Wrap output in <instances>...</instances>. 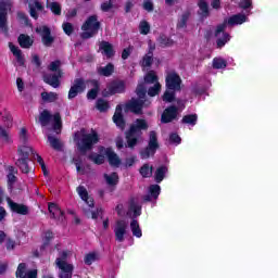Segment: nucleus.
<instances>
[{
    "instance_id": "nucleus-5",
    "label": "nucleus",
    "mask_w": 278,
    "mask_h": 278,
    "mask_svg": "<svg viewBox=\"0 0 278 278\" xmlns=\"http://www.w3.org/2000/svg\"><path fill=\"white\" fill-rule=\"evenodd\" d=\"M160 149V141H157V131L151 130L149 132L148 146L142 149L139 153L141 160H149V157H154Z\"/></svg>"
},
{
    "instance_id": "nucleus-39",
    "label": "nucleus",
    "mask_w": 278,
    "mask_h": 278,
    "mask_svg": "<svg viewBox=\"0 0 278 278\" xmlns=\"http://www.w3.org/2000/svg\"><path fill=\"white\" fill-rule=\"evenodd\" d=\"M96 109L101 113L108 112V110H110V102L105 99L99 98L96 102Z\"/></svg>"
},
{
    "instance_id": "nucleus-23",
    "label": "nucleus",
    "mask_w": 278,
    "mask_h": 278,
    "mask_svg": "<svg viewBox=\"0 0 278 278\" xmlns=\"http://www.w3.org/2000/svg\"><path fill=\"white\" fill-rule=\"evenodd\" d=\"M100 50L103 51L104 55H106L108 60L114 58L116 55V51H114V46L109 41L100 42Z\"/></svg>"
},
{
    "instance_id": "nucleus-10",
    "label": "nucleus",
    "mask_w": 278,
    "mask_h": 278,
    "mask_svg": "<svg viewBox=\"0 0 278 278\" xmlns=\"http://www.w3.org/2000/svg\"><path fill=\"white\" fill-rule=\"evenodd\" d=\"M35 31L36 34H40L41 42L46 47H51V45L55 42V37L51 36V28H49V26L43 25V26L37 27Z\"/></svg>"
},
{
    "instance_id": "nucleus-61",
    "label": "nucleus",
    "mask_w": 278,
    "mask_h": 278,
    "mask_svg": "<svg viewBox=\"0 0 278 278\" xmlns=\"http://www.w3.org/2000/svg\"><path fill=\"white\" fill-rule=\"evenodd\" d=\"M2 122L4 123V127H12V114L5 111L2 115Z\"/></svg>"
},
{
    "instance_id": "nucleus-6",
    "label": "nucleus",
    "mask_w": 278,
    "mask_h": 278,
    "mask_svg": "<svg viewBox=\"0 0 278 278\" xmlns=\"http://www.w3.org/2000/svg\"><path fill=\"white\" fill-rule=\"evenodd\" d=\"M151 105V100L144 99L140 100L138 98H131L126 104V112H131V114H136V116H142L144 114V108H149Z\"/></svg>"
},
{
    "instance_id": "nucleus-53",
    "label": "nucleus",
    "mask_w": 278,
    "mask_h": 278,
    "mask_svg": "<svg viewBox=\"0 0 278 278\" xmlns=\"http://www.w3.org/2000/svg\"><path fill=\"white\" fill-rule=\"evenodd\" d=\"M70 251H62L59 254V257L55 260V264L58 268H60V263L68 264L66 261L68 260Z\"/></svg>"
},
{
    "instance_id": "nucleus-8",
    "label": "nucleus",
    "mask_w": 278,
    "mask_h": 278,
    "mask_svg": "<svg viewBox=\"0 0 278 278\" xmlns=\"http://www.w3.org/2000/svg\"><path fill=\"white\" fill-rule=\"evenodd\" d=\"M181 76L177 72H169L165 77V88L166 90H173L174 92H179L181 90Z\"/></svg>"
},
{
    "instance_id": "nucleus-60",
    "label": "nucleus",
    "mask_w": 278,
    "mask_h": 278,
    "mask_svg": "<svg viewBox=\"0 0 278 278\" xmlns=\"http://www.w3.org/2000/svg\"><path fill=\"white\" fill-rule=\"evenodd\" d=\"M17 18L26 26L31 25V21H29V16L25 12H17Z\"/></svg>"
},
{
    "instance_id": "nucleus-62",
    "label": "nucleus",
    "mask_w": 278,
    "mask_h": 278,
    "mask_svg": "<svg viewBox=\"0 0 278 278\" xmlns=\"http://www.w3.org/2000/svg\"><path fill=\"white\" fill-rule=\"evenodd\" d=\"M7 178L8 189L10 190V192H12V190H14V184H16V176L14 174H8Z\"/></svg>"
},
{
    "instance_id": "nucleus-27",
    "label": "nucleus",
    "mask_w": 278,
    "mask_h": 278,
    "mask_svg": "<svg viewBox=\"0 0 278 278\" xmlns=\"http://www.w3.org/2000/svg\"><path fill=\"white\" fill-rule=\"evenodd\" d=\"M9 47L13 55L16 58L20 66H25V56L23 55V51L18 49V47L14 46L12 42L9 43Z\"/></svg>"
},
{
    "instance_id": "nucleus-38",
    "label": "nucleus",
    "mask_w": 278,
    "mask_h": 278,
    "mask_svg": "<svg viewBox=\"0 0 278 278\" xmlns=\"http://www.w3.org/2000/svg\"><path fill=\"white\" fill-rule=\"evenodd\" d=\"M130 229L132 236H135L136 238H142V229H140V224H138V219H132L130 222Z\"/></svg>"
},
{
    "instance_id": "nucleus-58",
    "label": "nucleus",
    "mask_w": 278,
    "mask_h": 278,
    "mask_svg": "<svg viewBox=\"0 0 278 278\" xmlns=\"http://www.w3.org/2000/svg\"><path fill=\"white\" fill-rule=\"evenodd\" d=\"M62 27H63V31H64V34H66V36H73V31H75V28L73 27L71 22L63 23Z\"/></svg>"
},
{
    "instance_id": "nucleus-18",
    "label": "nucleus",
    "mask_w": 278,
    "mask_h": 278,
    "mask_svg": "<svg viewBox=\"0 0 278 278\" xmlns=\"http://www.w3.org/2000/svg\"><path fill=\"white\" fill-rule=\"evenodd\" d=\"M0 30L4 36H8L10 28L8 27V8L0 7Z\"/></svg>"
},
{
    "instance_id": "nucleus-28",
    "label": "nucleus",
    "mask_w": 278,
    "mask_h": 278,
    "mask_svg": "<svg viewBox=\"0 0 278 278\" xmlns=\"http://www.w3.org/2000/svg\"><path fill=\"white\" fill-rule=\"evenodd\" d=\"M103 178L105 182L110 186V188H116V186H118V181H119L118 173L113 172L111 174H104Z\"/></svg>"
},
{
    "instance_id": "nucleus-30",
    "label": "nucleus",
    "mask_w": 278,
    "mask_h": 278,
    "mask_svg": "<svg viewBox=\"0 0 278 278\" xmlns=\"http://www.w3.org/2000/svg\"><path fill=\"white\" fill-rule=\"evenodd\" d=\"M51 118H53V115H51V112H49V110H43L40 114H39V123L41 125V127H47V125H49L51 123Z\"/></svg>"
},
{
    "instance_id": "nucleus-20",
    "label": "nucleus",
    "mask_w": 278,
    "mask_h": 278,
    "mask_svg": "<svg viewBox=\"0 0 278 278\" xmlns=\"http://www.w3.org/2000/svg\"><path fill=\"white\" fill-rule=\"evenodd\" d=\"M105 155L109 160L110 166H115V168H118V166H121V157L118 156V154H116V152H114V150H112V148L105 149Z\"/></svg>"
},
{
    "instance_id": "nucleus-59",
    "label": "nucleus",
    "mask_w": 278,
    "mask_h": 278,
    "mask_svg": "<svg viewBox=\"0 0 278 278\" xmlns=\"http://www.w3.org/2000/svg\"><path fill=\"white\" fill-rule=\"evenodd\" d=\"M152 65H153V56H150L149 54H146L142 58L141 66H143L144 68H149Z\"/></svg>"
},
{
    "instance_id": "nucleus-49",
    "label": "nucleus",
    "mask_w": 278,
    "mask_h": 278,
    "mask_svg": "<svg viewBox=\"0 0 278 278\" xmlns=\"http://www.w3.org/2000/svg\"><path fill=\"white\" fill-rule=\"evenodd\" d=\"M189 18H190V12L184 13L177 23V29H184L185 27H188Z\"/></svg>"
},
{
    "instance_id": "nucleus-64",
    "label": "nucleus",
    "mask_w": 278,
    "mask_h": 278,
    "mask_svg": "<svg viewBox=\"0 0 278 278\" xmlns=\"http://www.w3.org/2000/svg\"><path fill=\"white\" fill-rule=\"evenodd\" d=\"M112 8H114V3L112 2V0L105 1L101 3L100 9L103 12H110L112 10Z\"/></svg>"
},
{
    "instance_id": "nucleus-11",
    "label": "nucleus",
    "mask_w": 278,
    "mask_h": 278,
    "mask_svg": "<svg viewBox=\"0 0 278 278\" xmlns=\"http://www.w3.org/2000/svg\"><path fill=\"white\" fill-rule=\"evenodd\" d=\"M7 203L14 214H20V216H27V214H29V206L16 203L10 197H7Z\"/></svg>"
},
{
    "instance_id": "nucleus-43",
    "label": "nucleus",
    "mask_w": 278,
    "mask_h": 278,
    "mask_svg": "<svg viewBox=\"0 0 278 278\" xmlns=\"http://www.w3.org/2000/svg\"><path fill=\"white\" fill-rule=\"evenodd\" d=\"M229 40H231V35H229V33H223V37L217 38L216 40L217 49H223V47H225Z\"/></svg>"
},
{
    "instance_id": "nucleus-44",
    "label": "nucleus",
    "mask_w": 278,
    "mask_h": 278,
    "mask_svg": "<svg viewBox=\"0 0 278 278\" xmlns=\"http://www.w3.org/2000/svg\"><path fill=\"white\" fill-rule=\"evenodd\" d=\"M41 99L42 101H46V103H55V100L58 99V93L55 92H41Z\"/></svg>"
},
{
    "instance_id": "nucleus-19",
    "label": "nucleus",
    "mask_w": 278,
    "mask_h": 278,
    "mask_svg": "<svg viewBox=\"0 0 278 278\" xmlns=\"http://www.w3.org/2000/svg\"><path fill=\"white\" fill-rule=\"evenodd\" d=\"M59 268L61 271L59 273V278H73V270H75V266L70 263H59Z\"/></svg>"
},
{
    "instance_id": "nucleus-21",
    "label": "nucleus",
    "mask_w": 278,
    "mask_h": 278,
    "mask_svg": "<svg viewBox=\"0 0 278 278\" xmlns=\"http://www.w3.org/2000/svg\"><path fill=\"white\" fill-rule=\"evenodd\" d=\"M128 212H132V216H131L132 220H136L138 216L142 215V206H140L138 202H136L135 198H130L129 200Z\"/></svg>"
},
{
    "instance_id": "nucleus-4",
    "label": "nucleus",
    "mask_w": 278,
    "mask_h": 278,
    "mask_svg": "<svg viewBox=\"0 0 278 278\" xmlns=\"http://www.w3.org/2000/svg\"><path fill=\"white\" fill-rule=\"evenodd\" d=\"M99 140V132L91 129V132L81 135L80 140L77 142V149L80 153L86 154L94 149V144H98Z\"/></svg>"
},
{
    "instance_id": "nucleus-42",
    "label": "nucleus",
    "mask_w": 278,
    "mask_h": 278,
    "mask_svg": "<svg viewBox=\"0 0 278 278\" xmlns=\"http://www.w3.org/2000/svg\"><path fill=\"white\" fill-rule=\"evenodd\" d=\"M135 92L138 97L137 99L144 101V99H147V87L144 86V83L139 84Z\"/></svg>"
},
{
    "instance_id": "nucleus-36",
    "label": "nucleus",
    "mask_w": 278,
    "mask_h": 278,
    "mask_svg": "<svg viewBox=\"0 0 278 278\" xmlns=\"http://www.w3.org/2000/svg\"><path fill=\"white\" fill-rule=\"evenodd\" d=\"M198 121H199V115L188 114L182 117L181 123L184 125H191V127H194V125H197Z\"/></svg>"
},
{
    "instance_id": "nucleus-46",
    "label": "nucleus",
    "mask_w": 278,
    "mask_h": 278,
    "mask_svg": "<svg viewBox=\"0 0 278 278\" xmlns=\"http://www.w3.org/2000/svg\"><path fill=\"white\" fill-rule=\"evenodd\" d=\"M31 155L39 163L45 177H47V175H49V170H47V164H45V160L42 159V156H40V154L36 153V151H34V154H31Z\"/></svg>"
},
{
    "instance_id": "nucleus-56",
    "label": "nucleus",
    "mask_w": 278,
    "mask_h": 278,
    "mask_svg": "<svg viewBox=\"0 0 278 278\" xmlns=\"http://www.w3.org/2000/svg\"><path fill=\"white\" fill-rule=\"evenodd\" d=\"M149 192L153 199H157V197H160V193L162 192V188L160 187V185H151L149 187Z\"/></svg>"
},
{
    "instance_id": "nucleus-22",
    "label": "nucleus",
    "mask_w": 278,
    "mask_h": 278,
    "mask_svg": "<svg viewBox=\"0 0 278 278\" xmlns=\"http://www.w3.org/2000/svg\"><path fill=\"white\" fill-rule=\"evenodd\" d=\"M48 210L50 212V214L52 215V218L58 219V220H62L64 218V211H62V208H60V206L53 202H50L48 204Z\"/></svg>"
},
{
    "instance_id": "nucleus-14",
    "label": "nucleus",
    "mask_w": 278,
    "mask_h": 278,
    "mask_svg": "<svg viewBox=\"0 0 278 278\" xmlns=\"http://www.w3.org/2000/svg\"><path fill=\"white\" fill-rule=\"evenodd\" d=\"M113 123L121 129L125 131V127H127V122L125 121V116L123 115V105L117 104L115 109V113L113 115Z\"/></svg>"
},
{
    "instance_id": "nucleus-54",
    "label": "nucleus",
    "mask_w": 278,
    "mask_h": 278,
    "mask_svg": "<svg viewBox=\"0 0 278 278\" xmlns=\"http://www.w3.org/2000/svg\"><path fill=\"white\" fill-rule=\"evenodd\" d=\"M48 70L51 71V73H60V71H62V61L60 60L52 61L49 64Z\"/></svg>"
},
{
    "instance_id": "nucleus-51",
    "label": "nucleus",
    "mask_w": 278,
    "mask_h": 278,
    "mask_svg": "<svg viewBox=\"0 0 278 278\" xmlns=\"http://www.w3.org/2000/svg\"><path fill=\"white\" fill-rule=\"evenodd\" d=\"M157 76L154 71H150L144 76V84H160Z\"/></svg>"
},
{
    "instance_id": "nucleus-55",
    "label": "nucleus",
    "mask_w": 278,
    "mask_h": 278,
    "mask_svg": "<svg viewBox=\"0 0 278 278\" xmlns=\"http://www.w3.org/2000/svg\"><path fill=\"white\" fill-rule=\"evenodd\" d=\"M49 8L52 14H54L55 16L62 15V5L60 4V2H51L49 4Z\"/></svg>"
},
{
    "instance_id": "nucleus-57",
    "label": "nucleus",
    "mask_w": 278,
    "mask_h": 278,
    "mask_svg": "<svg viewBox=\"0 0 278 278\" xmlns=\"http://www.w3.org/2000/svg\"><path fill=\"white\" fill-rule=\"evenodd\" d=\"M160 90H162V85L156 83L148 89V94L149 97H157V94H160Z\"/></svg>"
},
{
    "instance_id": "nucleus-17",
    "label": "nucleus",
    "mask_w": 278,
    "mask_h": 278,
    "mask_svg": "<svg viewBox=\"0 0 278 278\" xmlns=\"http://www.w3.org/2000/svg\"><path fill=\"white\" fill-rule=\"evenodd\" d=\"M28 9L31 18L38 21V12H42V10H45V5H42V2H40V0H30L28 3Z\"/></svg>"
},
{
    "instance_id": "nucleus-15",
    "label": "nucleus",
    "mask_w": 278,
    "mask_h": 278,
    "mask_svg": "<svg viewBox=\"0 0 278 278\" xmlns=\"http://www.w3.org/2000/svg\"><path fill=\"white\" fill-rule=\"evenodd\" d=\"M179 109L176 105H170L163 111L161 115V122L164 124L173 123L177 118Z\"/></svg>"
},
{
    "instance_id": "nucleus-40",
    "label": "nucleus",
    "mask_w": 278,
    "mask_h": 278,
    "mask_svg": "<svg viewBox=\"0 0 278 278\" xmlns=\"http://www.w3.org/2000/svg\"><path fill=\"white\" fill-rule=\"evenodd\" d=\"M157 42L163 48L173 47V45H175V41L164 34L160 35Z\"/></svg>"
},
{
    "instance_id": "nucleus-45",
    "label": "nucleus",
    "mask_w": 278,
    "mask_h": 278,
    "mask_svg": "<svg viewBox=\"0 0 278 278\" xmlns=\"http://www.w3.org/2000/svg\"><path fill=\"white\" fill-rule=\"evenodd\" d=\"M88 160L97 164V166H101V164H105V155L103 154H89Z\"/></svg>"
},
{
    "instance_id": "nucleus-26",
    "label": "nucleus",
    "mask_w": 278,
    "mask_h": 278,
    "mask_svg": "<svg viewBox=\"0 0 278 278\" xmlns=\"http://www.w3.org/2000/svg\"><path fill=\"white\" fill-rule=\"evenodd\" d=\"M17 42L22 49H30L34 47V39L26 34H21L17 38Z\"/></svg>"
},
{
    "instance_id": "nucleus-31",
    "label": "nucleus",
    "mask_w": 278,
    "mask_h": 278,
    "mask_svg": "<svg viewBox=\"0 0 278 278\" xmlns=\"http://www.w3.org/2000/svg\"><path fill=\"white\" fill-rule=\"evenodd\" d=\"M101 260V256L99 255V252H89L84 257V263L86 266H92L94 262H99Z\"/></svg>"
},
{
    "instance_id": "nucleus-41",
    "label": "nucleus",
    "mask_w": 278,
    "mask_h": 278,
    "mask_svg": "<svg viewBox=\"0 0 278 278\" xmlns=\"http://www.w3.org/2000/svg\"><path fill=\"white\" fill-rule=\"evenodd\" d=\"M84 214L87 216V218H92L93 220H97L99 218L100 214H103V208H97V211H92L89 208H84Z\"/></svg>"
},
{
    "instance_id": "nucleus-13",
    "label": "nucleus",
    "mask_w": 278,
    "mask_h": 278,
    "mask_svg": "<svg viewBox=\"0 0 278 278\" xmlns=\"http://www.w3.org/2000/svg\"><path fill=\"white\" fill-rule=\"evenodd\" d=\"M27 270V264L20 263L15 273L16 278H38V270L30 269Z\"/></svg>"
},
{
    "instance_id": "nucleus-2",
    "label": "nucleus",
    "mask_w": 278,
    "mask_h": 278,
    "mask_svg": "<svg viewBox=\"0 0 278 278\" xmlns=\"http://www.w3.org/2000/svg\"><path fill=\"white\" fill-rule=\"evenodd\" d=\"M18 159L15 161V166L24 175H29L31 173V167L29 166V155H34V148L29 146H18L17 148Z\"/></svg>"
},
{
    "instance_id": "nucleus-7",
    "label": "nucleus",
    "mask_w": 278,
    "mask_h": 278,
    "mask_svg": "<svg viewBox=\"0 0 278 278\" xmlns=\"http://www.w3.org/2000/svg\"><path fill=\"white\" fill-rule=\"evenodd\" d=\"M127 90V85L125 80L114 79L106 85V88L102 90V97L108 99V97H114V94H123Z\"/></svg>"
},
{
    "instance_id": "nucleus-24",
    "label": "nucleus",
    "mask_w": 278,
    "mask_h": 278,
    "mask_svg": "<svg viewBox=\"0 0 278 278\" xmlns=\"http://www.w3.org/2000/svg\"><path fill=\"white\" fill-rule=\"evenodd\" d=\"M167 174H168V166L166 165L159 166L154 173V181L156 184H162L166 178Z\"/></svg>"
},
{
    "instance_id": "nucleus-33",
    "label": "nucleus",
    "mask_w": 278,
    "mask_h": 278,
    "mask_svg": "<svg viewBox=\"0 0 278 278\" xmlns=\"http://www.w3.org/2000/svg\"><path fill=\"white\" fill-rule=\"evenodd\" d=\"M247 23V15L244 14H235L228 18V25H242Z\"/></svg>"
},
{
    "instance_id": "nucleus-32",
    "label": "nucleus",
    "mask_w": 278,
    "mask_h": 278,
    "mask_svg": "<svg viewBox=\"0 0 278 278\" xmlns=\"http://www.w3.org/2000/svg\"><path fill=\"white\" fill-rule=\"evenodd\" d=\"M91 84L93 88L87 92V99L94 101V99H97V97L99 96L100 84L98 83V80H91Z\"/></svg>"
},
{
    "instance_id": "nucleus-1",
    "label": "nucleus",
    "mask_w": 278,
    "mask_h": 278,
    "mask_svg": "<svg viewBox=\"0 0 278 278\" xmlns=\"http://www.w3.org/2000/svg\"><path fill=\"white\" fill-rule=\"evenodd\" d=\"M143 131H149V122L144 118H137L125 131L126 149H136L142 142Z\"/></svg>"
},
{
    "instance_id": "nucleus-52",
    "label": "nucleus",
    "mask_w": 278,
    "mask_h": 278,
    "mask_svg": "<svg viewBox=\"0 0 278 278\" xmlns=\"http://www.w3.org/2000/svg\"><path fill=\"white\" fill-rule=\"evenodd\" d=\"M139 31L142 36H148V34L151 31V25L147 21H141L139 24Z\"/></svg>"
},
{
    "instance_id": "nucleus-34",
    "label": "nucleus",
    "mask_w": 278,
    "mask_h": 278,
    "mask_svg": "<svg viewBox=\"0 0 278 278\" xmlns=\"http://www.w3.org/2000/svg\"><path fill=\"white\" fill-rule=\"evenodd\" d=\"M52 129L55 131V134L62 132V115H60V113L53 114Z\"/></svg>"
},
{
    "instance_id": "nucleus-37",
    "label": "nucleus",
    "mask_w": 278,
    "mask_h": 278,
    "mask_svg": "<svg viewBox=\"0 0 278 278\" xmlns=\"http://www.w3.org/2000/svg\"><path fill=\"white\" fill-rule=\"evenodd\" d=\"M139 173L143 179H148L153 175V166H149V164L146 163L139 168Z\"/></svg>"
},
{
    "instance_id": "nucleus-12",
    "label": "nucleus",
    "mask_w": 278,
    "mask_h": 278,
    "mask_svg": "<svg viewBox=\"0 0 278 278\" xmlns=\"http://www.w3.org/2000/svg\"><path fill=\"white\" fill-rule=\"evenodd\" d=\"M64 76V72L63 71H59V73H54V74H45L42 79L45 81V84H47L48 86H51L52 88H60V79H62V77Z\"/></svg>"
},
{
    "instance_id": "nucleus-25",
    "label": "nucleus",
    "mask_w": 278,
    "mask_h": 278,
    "mask_svg": "<svg viewBox=\"0 0 278 278\" xmlns=\"http://www.w3.org/2000/svg\"><path fill=\"white\" fill-rule=\"evenodd\" d=\"M77 192L83 201L87 203L88 207H94V200L88 195V190L84 186L77 187Z\"/></svg>"
},
{
    "instance_id": "nucleus-16",
    "label": "nucleus",
    "mask_w": 278,
    "mask_h": 278,
    "mask_svg": "<svg viewBox=\"0 0 278 278\" xmlns=\"http://www.w3.org/2000/svg\"><path fill=\"white\" fill-rule=\"evenodd\" d=\"M115 239L117 242L125 240V233H127V223L125 220H117L115 224Z\"/></svg>"
},
{
    "instance_id": "nucleus-47",
    "label": "nucleus",
    "mask_w": 278,
    "mask_h": 278,
    "mask_svg": "<svg viewBox=\"0 0 278 278\" xmlns=\"http://www.w3.org/2000/svg\"><path fill=\"white\" fill-rule=\"evenodd\" d=\"M48 141L50 143V147L54 149V151H62V142H60V139L49 135Z\"/></svg>"
},
{
    "instance_id": "nucleus-48",
    "label": "nucleus",
    "mask_w": 278,
    "mask_h": 278,
    "mask_svg": "<svg viewBox=\"0 0 278 278\" xmlns=\"http://www.w3.org/2000/svg\"><path fill=\"white\" fill-rule=\"evenodd\" d=\"M175 99H176V93H175L174 90L166 89L165 92L162 96V100L165 103H173L175 101Z\"/></svg>"
},
{
    "instance_id": "nucleus-3",
    "label": "nucleus",
    "mask_w": 278,
    "mask_h": 278,
    "mask_svg": "<svg viewBox=\"0 0 278 278\" xmlns=\"http://www.w3.org/2000/svg\"><path fill=\"white\" fill-rule=\"evenodd\" d=\"M99 29H101L99 16L97 14L90 15L81 25L83 33L80 34V38L83 40H90V38H94L99 34Z\"/></svg>"
},
{
    "instance_id": "nucleus-29",
    "label": "nucleus",
    "mask_w": 278,
    "mask_h": 278,
    "mask_svg": "<svg viewBox=\"0 0 278 278\" xmlns=\"http://www.w3.org/2000/svg\"><path fill=\"white\" fill-rule=\"evenodd\" d=\"M98 75L102 77H112L114 75V63H108L105 66L98 68Z\"/></svg>"
},
{
    "instance_id": "nucleus-35",
    "label": "nucleus",
    "mask_w": 278,
    "mask_h": 278,
    "mask_svg": "<svg viewBox=\"0 0 278 278\" xmlns=\"http://www.w3.org/2000/svg\"><path fill=\"white\" fill-rule=\"evenodd\" d=\"M198 5L200 9V16H202V18L210 17V4H207L205 0H200Z\"/></svg>"
},
{
    "instance_id": "nucleus-63",
    "label": "nucleus",
    "mask_w": 278,
    "mask_h": 278,
    "mask_svg": "<svg viewBox=\"0 0 278 278\" xmlns=\"http://www.w3.org/2000/svg\"><path fill=\"white\" fill-rule=\"evenodd\" d=\"M170 144H181V137L177 132H172L169 135Z\"/></svg>"
},
{
    "instance_id": "nucleus-50",
    "label": "nucleus",
    "mask_w": 278,
    "mask_h": 278,
    "mask_svg": "<svg viewBox=\"0 0 278 278\" xmlns=\"http://www.w3.org/2000/svg\"><path fill=\"white\" fill-rule=\"evenodd\" d=\"M213 68L219 71L220 68H227V61L223 58L213 59Z\"/></svg>"
},
{
    "instance_id": "nucleus-9",
    "label": "nucleus",
    "mask_w": 278,
    "mask_h": 278,
    "mask_svg": "<svg viewBox=\"0 0 278 278\" xmlns=\"http://www.w3.org/2000/svg\"><path fill=\"white\" fill-rule=\"evenodd\" d=\"M84 92H86V79L76 78L68 90L67 99L73 100Z\"/></svg>"
}]
</instances>
